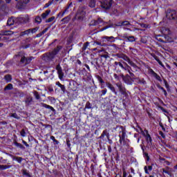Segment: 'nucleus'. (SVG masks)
<instances>
[{"label": "nucleus", "mask_w": 177, "mask_h": 177, "mask_svg": "<svg viewBox=\"0 0 177 177\" xmlns=\"http://www.w3.org/2000/svg\"><path fill=\"white\" fill-rule=\"evenodd\" d=\"M62 49H63V46H57V48H54L51 52L44 53L41 56L42 60L47 62H53V59L56 57V55H57Z\"/></svg>", "instance_id": "1"}, {"label": "nucleus", "mask_w": 177, "mask_h": 177, "mask_svg": "<svg viewBox=\"0 0 177 177\" xmlns=\"http://www.w3.org/2000/svg\"><path fill=\"white\" fill-rule=\"evenodd\" d=\"M115 56L116 57H118V59H122L123 60H124V62H127V63H129V64L131 66V67H133V68H136V71H138V70H139L138 65H136V64L132 62L129 58V57H128L127 55L122 53H120L115 54Z\"/></svg>", "instance_id": "2"}, {"label": "nucleus", "mask_w": 177, "mask_h": 177, "mask_svg": "<svg viewBox=\"0 0 177 177\" xmlns=\"http://www.w3.org/2000/svg\"><path fill=\"white\" fill-rule=\"evenodd\" d=\"M15 57H21L20 63L21 64H24V66H27V64H30L31 61L34 57H26V55L23 52H19L17 55H15Z\"/></svg>", "instance_id": "3"}, {"label": "nucleus", "mask_w": 177, "mask_h": 177, "mask_svg": "<svg viewBox=\"0 0 177 177\" xmlns=\"http://www.w3.org/2000/svg\"><path fill=\"white\" fill-rule=\"evenodd\" d=\"M100 5L104 10H110L111 6L113 5V0H100Z\"/></svg>", "instance_id": "4"}, {"label": "nucleus", "mask_w": 177, "mask_h": 177, "mask_svg": "<svg viewBox=\"0 0 177 177\" xmlns=\"http://www.w3.org/2000/svg\"><path fill=\"white\" fill-rule=\"evenodd\" d=\"M85 15L86 12H85V8L80 7L77 10V14L74 19H77L79 21H82L84 20V17H85Z\"/></svg>", "instance_id": "5"}, {"label": "nucleus", "mask_w": 177, "mask_h": 177, "mask_svg": "<svg viewBox=\"0 0 177 177\" xmlns=\"http://www.w3.org/2000/svg\"><path fill=\"white\" fill-rule=\"evenodd\" d=\"M104 24H106V22H104L102 18H98L97 19L92 20L89 26H97L98 28H100L102 27V26H104Z\"/></svg>", "instance_id": "6"}, {"label": "nucleus", "mask_w": 177, "mask_h": 177, "mask_svg": "<svg viewBox=\"0 0 177 177\" xmlns=\"http://www.w3.org/2000/svg\"><path fill=\"white\" fill-rule=\"evenodd\" d=\"M166 17L169 19V20H175V19H176V11L174 10H167Z\"/></svg>", "instance_id": "7"}, {"label": "nucleus", "mask_w": 177, "mask_h": 177, "mask_svg": "<svg viewBox=\"0 0 177 177\" xmlns=\"http://www.w3.org/2000/svg\"><path fill=\"white\" fill-rule=\"evenodd\" d=\"M55 70L57 71L58 77L59 80H63L64 77V73L63 72V69L62 68V66H60V64H58L56 66Z\"/></svg>", "instance_id": "8"}, {"label": "nucleus", "mask_w": 177, "mask_h": 177, "mask_svg": "<svg viewBox=\"0 0 177 177\" xmlns=\"http://www.w3.org/2000/svg\"><path fill=\"white\" fill-rule=\"evenodd\" d=\"M123 82L127 84V85H132V84H133V78H132L129 75L127 74L123 79Z\"/></svg>", "instance_id": "9"}, {"label": "nucleus", "mask_w": 177, "mask_h": 177, "mask_svg": "<svg viewBox=\"0 0 177 177\" xmlns=\"http://www.w3.org/2000/svg\"><path fill=\"white\" fill-rule=\"evenodd\" d=\"M17 2V6L19 9H23L30 2V0H15Z\"/></svg>", "instance_id": "10"}, {"label": "nucleus", "mask_w": 177, "mask_h": 177, "mask_svg": "<svg viewBox=\"0 0 177 177\" xmlns=\"http://www.w3.org/2000/svg\"><path fill=\"white\" fill-rule=\"evenodd\" d=\"M122 38L127 42H135L136 41V38L134 36H127L126 34L123 35Z\"/></svg>", "instance_id": "11"}, {"label": "nucleus", "mask_w": 177, "mask_h": 177, "mask_svg": "<svg viewBox=\"0 0 177 177\" xmlns=\"http://www.w3.org/2000/svg\"><path fill=\"white\" fill-rule=\"evenodd\" d=\"M133 82H136V84H140V85H146L147 82L144 78L140 77H133Z\"/></svg>", "instance_id": "12"}, {"label": "nucleus", "mask_w": 177, "mask_h": 177, "mask_svg": "<svg viewBox=\"0 0 177 177\" xmlns=\"http://www.w3.org/2000/svg\"><path fill=\"white\" fill-rule=\"evenodd\" d=\"M106 86H107V88H109V89H110L113 93H115V95H117V91H115V87H114V86L109 82H106Z\"/></svg>", "instance_id": "13"}, {"label": "nucleus", "mask_w": 177, "mask_h": 177, "mask_svg": "<svg viewBox=\"0 0 177 177\" xmlns=\"http://www.w3.org/2000/svg\"><path fill=\"white\" fill-rule=\"evenodd\" d=\"M163 174H167L169 176H172V169L169 167H166L165 168L162 169Z\"/></svg>", "instance_id": "14"}, {"label": "nucleus", "mask_w": 177, "mask_h": 177, "mask_svg": "<svg viewBox=\"0 0 177 177\" xmlns=\"http://www.w3.org/2000/svg\"><path fill=\"white\" fill-rule=\"evenodd\" d=\"M122 133V135H119V138H120V140H119V142L120 143V145H122V142H125V135H126V133H125V131L122 130V131L120 132V133Z\"/></svg>", "instance_id": "15"}, {"label": "nucleus", "mask_w": 177, "mask_h": 177, "mask_svg": "<svg viewBox=\"0 0 177 177\" xmlns=\"http://www.w3.org/2000/svg\"><path fill=\"white\" fill-rule=\"evenodd\" d=\"M123 63H124V64H125V66H127V71L129 73L131 77V78H137L136 76H135V74H133L132 73V71H131V66H129V65H128V64H127V62H124Z\"/></svg>", "instance_id": "16"}, {"label": "nucleus", "mask_w": 177, "mask_h": 177, "mask_svg": "<svg viewBox=\"0 0 177 177\" xmlns=\"http://www.w3.org/2000/svg\"><path fill=\"white\" fill-rule=\"evenodd\" d=\"M116 86H118L120 93H122V92H125V91H127V88H125V87L121 83H117Z\"/></svg>", "instance_id": "17"}, {"label": "nucleus", "mask_w": 177, "mask_h": 177, "mask_svg": "<svg viewBox=\"0 0 177 177\" xmlns=\"http://www.w3.org/2000/svg\"><path fill=\"white\" fill-rule=\"evenodd\" d=\"M71 20V15H68L61 20L62 24H67Z\"/></svg>", "instance_id": "18"}, {"label": "nucleus", "mask_w": 177, "mask_h": 177, "mask_svg": "<svg viewBox=\"0 0 177 177\" xmlns=\"http://www.w3.org/2000/svg\"><path fill=\"white\" fill-rule=\"evenodd\" d=\"M88 6L89 8H93L96 7V0H88Z\"/></svg>", "instance_id": "19"}, {"label": "nucleus", "mask_w": 177, "mask_h": 177, "mask_svg": "<svg viewBox=\"0 0 177 177\" xmlns=\"http://www.w3.org/2000/svg\"><path fill=\"white\" fill-rule=\"evenodd\" d=\"M41 106H42V107H44L45 109H49L53 113H56V110L54 109V108L53 106H50V105H48L45 103H41Z\"/></svg>", "instance_id": "20"}, {"label": "nucleus", "mask_w": 177, "mask_h": 177, "mask_svg": "<svg viewBox=\"0 0 177 177\" xmlns=\"http://www.w3.org/2000/svg\"><path fill=\"white\" fill-rule=\"evenodd\" d=\"M25 102H26V106H30V104H31V103H32V97H31V96L26 97V98L25 100Z\"/></svg>", "instance_id": "21"}, {"label": "nucleus", "mask_w": 177, "mask_h": 177, "mask_svg": "<svg viewBox=\"0 0 177 177\" xmlns=\"http://www.w3.org/2000/svg\"><path fill=\"white\" fill-rule=\"evenodd\" d=\"M144 169L145 171V174H147L148 175L150 174V173L149 172V171H153V166L149 165V166H145L144 167Z\"/></svg>", "instance_id": "22"}, {"label": "nucleus", "mask_w": 177, "mask_h": 177, "mask_svg": "<svg viewBox=\"0 0 177 177\" xmlns=\"http://www.w3.org/2000/svg\"><path fill=\"white\" fill-rule=\"evenodd\" d=\"M9 168H12V165H0V171H3L5 169H9Z\"/></svg>", "instance_id": "23"}, {"label": "nucleus", "mask_w": 177, "mask_h": 177, "mask_svg": "<svg viewBox=\"0 0 177 177\" xmlns=\"http://www.w3.org/2000/svg\"><path fill=\"white\" fill-rule=\"evenodd\" d=\"M13 89V84H8L7 86H5L3 91L4 92H6V91H12Z\"/></svg>", "instance_id": "24"}, {"label": "nucleus", "mask_w": 177, "mask_h": 177, "mask_svg": "<svg viewBox=\"0 0 177 177\" xmlns=\"http://www.w3.org/2000/svg\"><path fill=\"white\" fill-rule=\"evenodd\" d=\"M86 109H93V107H92V104H91V102L89 101L86 102L85 107L84 109V111H86Z\"/></svg>", "instance_id": "25"}, {"label": "nucleus", "mask_w": 177, "mask_h": 177, "mask_svg": "<svg viewBox=\"0 0 177 177\" xmlns=\"http://www.w3.org/2000/svg\"><path fill=\"white\" fill-rule=\"evenodd\" d=\"M33 95L37 100H41V95H39V93H38V91H34Z\"/></svg>", "instance_id": "26"}, {"label": "nucleus", "mask_w": 177, "mask_h": 177, "mask_svg": "<svg viewBox=\"0 0 177 177\" xmlns=\"http://www.w3.org/2000/svg\"><path fill=\"white\" fill-rule=\"evenodd\" d=\"M103 38H104V39H106V41L108 42H114L115 41V40H114V37H113V36H111V37L105 36Z\"/></svg>", "instance_id": "27"}, {"label": "nucleus", "mask_w": 177, "mask_h": 177, "mask_svg": "<svg viewBox=\"0 0 177 177\" xmlns=\"http://www.w3.org/2000/svg\"><path fill=\"white\" fill-rule=\"evenodd\" d=\"M4 80L6 81V82H12V75H6L4 76Z\"/></svg>", "instance_id": "28"}, {"label": "nucleus", "mask_w": 177, "mask_h": 177, "mask_svg": "<svg viewBox=\"0 0 177 177\" xmlns=\"http://www.w3.org/2000/svg\"><path fill=\"white\" fill-rule=\"evenodd\" d=\"M48 30H49V28H46L44 30H42L41 32H39V34H37L36 35V37L37 38H39L41 37H42V35H44V34H45V32H46V31H48Z\"/></svg>", "instance_id": "29"}, {"label": "nucleus", "mask_w": 177, "mask_h": 177, "mask_svg": "<svg viewBox=\"0 0 177 177\" xmlns=\"http://www.w3.org/2000/svg\"><path fill=\"white\" fill-rule=\"evenodd\" d=\"M49 13H50V10H46L45 12L41 14L42 19H45L46 17H48V16H49Z\"/></svg>", "instance_id": "30"}, {"label": "nucleus", "mask_w": 177, "mask_h": 177, "mask_svg": "<svg viewBox=\"0 0 177 177\" xmlns=\"http://www.w3.org/2000/svg\"><path fill=\"white\" fill-rule=\"evenodd\" d=\"M14 145L16 146V147H19V149H21L22 150H24V149H26V147H24L23 145L17 142V141L14 142Z\"/></svg>", "instance_id": "31"}, {"label": "nucleus", "mask_w": 177, "mask_h": 177, "mask_svg": "<svg viewBox=\"0 0 177 177\" xmlns=\"http://www.w3.org/2000/svg\"><path fill=\"white\" fill-rule=\"evenodd\" d=\"M71 5H73V3H71L67 6V7L65 8V10L63 11L62 14V17L64 16L66 12H68V9H70V7L71 6Z\"/></svg>", "instance_id": "32"}, {"label": "nucleus", "mask_w": 177, "mask_h": 177, "mask_svg": "<svg viewBox=\"0 0 177 177\" xmlns=\"http://www.w3.org/2000/svg\"><path fill=\"white\" fill-rule=\"evenodd\" d=\"M10 117H12V118H15L16 120H20V116L17 115V113H9Z\"/></svg>", "instance_id": "33"}, {"label": "nucleus", "mask_w": 177, "mask_h": 177, "mask_svg": "<svg viewBox=\"0 0 177 177\" xmlns=\"http://www.w3.org/2000/svg\"><path fill=\"white\" fill-rule=\"evenodd\" d=\"M164 38L165 39V42H172V38H171L168 35H165Z\"/></svg>", "instance_id": "34"}, {"label": "nucleus", "mask_w": 177, "mask_h": 177, "mask_svg": "<svg viewBox=\"0 0 177 177\" xmlns=\"http://www.w3.org/2000/svg\"><path fill=\"white\" fill-rule=\"evenodd\" d=\"M109 132L107 130H104L101 136L98 138V139H104V136L108 135Z\"/></svg>", "instance_id": "35"}, {"label": "nucleus", "mask_w": 177, "mask_h": 177, "mask_svg": "<svg viewBox=\"0 0 177 177\" xmlns=\"http://www.w3.org/2000/svg\"><path fill=\"white\" fill-rule=\"evenodd\" d=\"M42 21V18L40 16H37L35 19V23H37V24H41Z\"/></svg>", "instance_id": "36"}, {"label": "nucleus", "mask_w": 177, "mask_h": 177, "mask_svg": "<svg viewBox=\"0 0 177 177\" xmlns=\"http://www.w3.org/2000/svg\"><path fill=\"white\" fill-rule=\"evenodd\" d=\"M22 174L27 177H31V175L28 171H27V169H22L21 170Z\"/></svg>", "instance_id": "37"}, {"label": "nucleus", "mask_w": 177, "mask_h": 177, "mask_svg": "<svg viewBox=\"0 0 177 177\" xmlns=\"http://www.w3.org/2000/svg\"><path fill=\"white\" fill-rule=\"evenodd\" d=\"M122 27H129L131 26V23L129 21H122Z\"/></svg>", "instance_id": "38"}, {"label": "nucleus", "mask_w": 177, "mask_h": 177, "mask_svg": "<svg viewBox=\"0 0 177 177\" xmlns=\"http://www.w3.org/2000/svg\"><path fill=\"white\" fill-rule=\"evenodd\" d=\"M28 34H31V30L30 29H28L24 32H21V36H23V35H28Z\"/></svg>", "instance_id": "39"}, {"label": "nucleus", "mask_w": 177, "mask_h": 177, "mask_svg": "<svg viewBox=\"0 0 177 177\" xmlns=\"http://www.w3.org/2000/svg\"><path fill=\"white\" fill-rule=\"evenodd\" d=\"M0 41H3V42H8L9 41V37L6 36L0 37Z\"/></svg>", "instance_id": "40"}, {"label": "nucleus", "mask_w": 177, "mask_h": 177, "mask_svg": "<svg viewBox=\"0 0 177 177\" xmlns=\"http://www.w3.org/2000/svg\"><path fill=\"white\" fill-rule=\"evenodd\" d=\"M146 138V140L147 142H149L150 143H151V136H150V134H149V132L147 131V136L145 137Z\"/></svg>", "instance_id": "41"}, {"label": "nucleus", "mask_w": 177, "mask_h": 177, "mask_svg": "<svg viewBox=\"0 0 177 177\" xmlns=\"http://www.w3.org/2000/svg\"><path fill=\"white\" fill-rule=\"evenodd\" d=\"M100 57H104V59H109L110 58V56L109 55V53L105 52L104 54H101Z\"/></svg>", "instance_id": "42"}, {"label": "nucleus", "mask_w": 177, "mask_h": 177, "mask_svg": "<svg viewBox=\"0 0 177 177\" xmlns=\"http://www.w3.org/2000/svg\"><path fill=\"white\" fill-rule=\"evenodd\" d=\"M142 28H150V25L146 24H138Z\"/></svg>", "instance_id": "43"}, {"label": "nucleus", "mask_w": 177, "mask_h": 177, "mask_svg": "<svg viewBox=\"0 0 177 177\" xmlns=\"http://www.w3.org/2000/svg\"><path fill=\"white\" fill-rule=\"evenodd\" d=\"M139 129H140L141 133L145 136V138H146V136H147V132H149V131L145 130V131H143V129H142V128H140V127H139Z\"/></svg>", "instance_id": "44"}, {"label": "nucleus", "mask_w": 177, "mask_h": 177, "mask_svg": "<svg viewBox=\"0 0 177 177\" xmlns=\"http://www.w3.org/2000/svg\"><path fill=\"white\" fill-rule=\"evenodd\" d=\"M30 30V32L32 34H35V32L37 30H39V27H35L34 28H30L29 29Z\"/></svg>", "instance_id": "45"}, {"label": "nucleus", "mask_w": 177, "mask_h": 177, "mask_svg": "<svg viewBox=\"0 0 177 177\" xmlns=\"http://www.w3.org/2000/svg\"><path fill=\"white\" fill-rule=\"evenodd\" d=\"M50 139L52 141H53L54 145H57L59 143V141H57V140H56V138H55V136H51Z\"/></svg>", "instance_id": "46"}, {"label": "nucleus", "mask_w": 177, "mask_h": 177, "mask_svg": "<svg viewBox=\"0 0 177 177\" xmlns=\"http://www.w3.org/2000/svg\"><path fill=\"white\" fill-rule=\"evenodd\" d=\"M96 77H97V80L99 81L100 84H104V81L103 80L102 77L97 75Z\"/></svg>", "instance_id": "47"}, {"label": "nucleus", "mask_w": 177, "mask_h": 177, "mask_svg": "<svg viewBox=\"0 0 177 177\" xmlns=\"http://www.w3.org/2000/svg\"><path fill=\"white\" fill-rule=\"evenodd\" d=\"M89 45V42L86 41L83 47L82 48V50H86V48H88V46Z\"/></svg>", "instance_id": "48"}, {"label": "nucleus", "mask_w": 177, "mask_h": 177, "mask_svg": "<svg viewBox=\"0 0 177 177\" xmlns=\"http://www.w3.org/2000/svg\"><path fill=\"white\" fill-rule=\"evenodd\" d=\"M153 77L158 80V81H160V82H161L162 80H161V77H160V75H158L157 73H155V75H153Z\"/></svg>", "instance_id": "49"}, {"label": "nucleus", "mask_w": 177, "mask_h": 177, "mask_svg": "<svg viewBox=\"0 0 177 177\" xmlns=\"http://www.w3.org/2000/svg\"><path fill=\"white\" fill-rule=\"evenodd\" d=\"M119 66L121 67V68H122L125 71H127V69L128 68L127 66H126V67H124V64H122V63H121V62H119Z\"/></svg>", "instance_id": "50"}, {"label": "nucleus", "mask_w": 177, "mask_h": 177, "mask_svg": "<svg viewBox=\"0 0 177 177\" xmlns=\"http://www.w3.org/2000/svg\"><path fill=\"white\" fill-rule=\"evenodd\" d=\"M7 25H8V26H13V19H9L7 21Z\"/></svg>", "instance_id": "51"}, {"label": "nucleus", "mask_w": 177, "mask_h": 177, "mask_svg": "<svg viewBox=\"0 0 177 177\" xmlns=\"http://www.w3.org/2000/svg\"><path fill=\"white\" fill-rule=\"evenodd\" d=\"M53 20H55V17H51L46 21V23H52Z\"/></svg>", "instance_id": "52"}, {"label": "nucleus", "mask_w": 177, "mask_h": 177, "mask_svg": "<svg viewBox=\"0 0 177 177\" xmlns=\"http://www.w3.org/2000/svg\"><path fill=\"white\" fill-rule=\"evenodd\" d=\"M106 93H107V88H104L101 91L100 96H104V95H106Z\"/></svg>", "instance_id": "53"}, {"label": "nucleus", "mask_w": 177, "mask_h": 177, "mask_svg": "<svg viewBox=\"0 0 177 177\" xmlns=\"http://www.w3.org/2000/svg\"><path fill=\"white\" fill-rule=\"evenodd\" d=\"M13 34H15V32L11 30H6V35H13Z\"/></svg>", "instance_id": "54"}, {"label": "nucleus", "mask_w": 177, "mask_h": 177, "mask_svg": "<svg viewBox=\"0 0 177 177\" xmlns=\"http://www.w3.org/2000/svg\"><path fill=\"white\" fill-rule=\"evenodd\" d=\"M16 161H17V162H19V164H21V162L23 161V158L17 156Z\"/></svg>", "instance_id": "55"}, {"label": "nucleus", "mask_w": 177, "mask_h": 177, "mask_svg": "<svg viewBox=\"0 0 177 177\" xmlns=\"http://www.w3.org/2000/svg\"><path fill=\"white\" fill-rule=\"evenodd\" d=\"M59 88H61V90L62 91V92L64 93L66 92V86H64V85L61 84Z\"/></svg>", "instance_id": "56"}, {"label": "nucleus", "mask_w": 177, "mask_h": 177, "mask_svg": "<svg viewBox=\"0 0 177 177\" xmlns=\"http://www.w3.org/2000/svg\"><path fill=\"white\" fill-rule=\"evenodd\" d=\"M163 81L167 89H169V84H168V82H167L166 80H164Z\"/></svg>", "instance_id": "57"}, {"label": "nucleus", "mask_w": 177, "mask_h": 177, "mask_svg": "<svg viewBox=\"0 0 177 177\" xmlns=\"http://www.w3.org/2000/svg\"><path fill=\"white\" fill-rule=\"evenodd\" d=\"M156 39L159 41V42H162L163 44H167V41H164L162 39L160 38V37H156Z\"/></svg>", "instance_id": "58"}, {"label": "nucleus", "mask_w": 177, "mask_h": 177, "mask_svg": "<svg viewBox=\"0 0 177 177\" xmlns=\"http://www.w3.org/2000/svg\"><path fill=\"white\" fill-rule=\"evenodd\" d=\"M20 133H21V136H23V137L26 136V130L22 129Z\"/></svg>", "instance_id": "59"}, {"label": "nucleus", "mask_w": 177, "mask_h": 177, "mask_svg": "<svg viewBox=\"0 0 177 177\" xmlns=\"http://www.w3.org/2000/svg\"><path fill=\"white\" fill-rule=\"evenodd\" d=\"M110 27H111V26H105V27L101 28V29L100 30V31H104V30H107V28H110Z\"/></svg>", "instance_id": "60"}, {"label": "nucleus", "mask_w": 177, "mask_h": 177, "mask_svg": "<svg viewBox=\"0 0 177 177\" xmlns=\"http://www.w3.org/2000/svg\"><path fill=\"white\" fill-rule=\"evenodd\" d=\"M121 95H123L125 97H128V93H127V90L121 93Z\"/></svg>", "instance_id": "61"}, {"label": "nucleus", "mask_w": 177, "mask_h": 177, "mask_svg": "<svg viewBox=\"0 0 177 177\" xmlns=\"http://www.w3.org/2000/svg\"><path fill=\"white\" fill-rule=\"evenodd\" d=\"M113 77L115 78V80H117V81H120V76H118V75H117L116 73H115L113 75Z\"/></svg>", "instance_id": "62"}, {"label": "nucleus", "mask_w": 177, "mask_h": 177, "mask_svg": "<svg viewBox=\"0 0 177 177\" xmlns=\"http://www.w3.org/2000/svg\"><path fill=\"white\" fill-rule=\"evenodd\" d=\"M122 171H123V176L122 177H127V171L125 170V168H122Z\"/></svg>", "instance_id": "63"}, {"label": "nucleus", "mask_w": 177, "mask_h": 177, "mask_svg": "<svg viewBox=\"0 0 177 177\" xmlns=\"http://www.w3.org/2000/svg\"><path fill=\"white\" fill-rule=\"evenodd\" d=\"M159 135L163 138V139H165V134L162 131H159Z\"/></svg>", "instance_id": "64"}]
</instances>
